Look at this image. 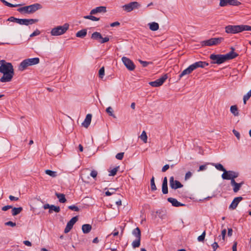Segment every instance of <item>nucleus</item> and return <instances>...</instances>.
Returning <instances> with one entry per match:
<instances>
[{"label":"nucleus","instance_id":"1","mask_svg":"<svg viewBox=\"0 0 251 251\" xmlns=\"http://www.w3.org/2000/svg\"><path fill=\"white\" fill-rule=\"evenodd\" d=\"M234 50V48H231V50L226 54H210L209 58L212 60L211 63L221 64L226 61L235 58L238 54Z\"/></svg>","mask_w":251,"mask_h":251},{"label":"nucleus","instance_id":"2","mask_svg":"<svg viewBox=\"0 0 251 251\" xmlns=\"http://www.w3.org/2000/svg\"><path fill=\"white\" fill-rule=\"evenodd\" d=\"M0 73L3 74L2 76L0 78V82H8L11 81L14 75V70L12 64L8 63L5 65H0Z\"/></svg>","mask_w":251,"mask_h":251},{"label":"nucleus","instance_id":"3","mask_svg":"<svg viewBox=\"0 0 251 251\" xmlns=\"http://www.w3.org/2000/svg\"><path fill=\"white\" fill-rule=\"evenodd\" d=\"M227 33L235 34L243 31H251V26L248 25H229L225 27Z\"/></svg>","mask_w":251,"mask_h":251},{"label":"nucleus","instance_id":"4","mask_svg":"<svg viewBox=\"0 0 251 251\" xmlns=\"http://www.w3.org/2000/svg\"><path fill=\"white\" fill-rule=\"evenodd\" d=\"M69 27V25L68 23H65L62 26H57L53 28L50 31V34L54 36L62 35L67 31Z\"/></svg>","mask_w":251,"mask_h":251},{"label":"nucleus","instance_id":"5","mask_svg":"<svg viewBox=\"0 0 251 251\" xmlns=\"http://www.w3.org/2000/svg\"><path fill=\"white\" fill-rule=\"evenodd\" d=\"M224 40L223 37L212 38L207 40L203 41L201 42L202 46H211L220 44Z\"/></svg>","mask_w":251,"mask_h":251},{"label":"nucleus","instance_id":"6","mask_svg":"<svg viewBox=\"0 0 251 251\" xmlns=\"http://www.w3.org/2000/svg\"><path fill=\"white\" fill-rule=\"evenodd\" d=\"M141 6V4L138 2L132 1L123 5V8L125 11L130 12L134 9L139 8Z\"/></svg>","mask_w":251,"mask_h":251},{"label":"nucleus","instance_id":"7","mask_svg":"<svg viewBox=\"0 0 251 251\" xmlns=\"http://www.w3.org/2000/svg\"><path fill=\"white\" fill-rule=\"evenodd\" d=\"M91 38L98 41L101 44L107 42L109 40V37H105L103 38L101 34L98 32H94L91 35Z\"/></svg>","mask_w":251,"mask_h":251},{"label":"nucleus","instance_id":"8","mask_svg":"<svg viewBox=\"0 0 251 251\" xmlns=\"http://www.w3.org/2000/svg\"><path fill=\"white\" fill-rule=\"evenodd\" d=\"M239 176V173L237 172L233 171H226L225 173L222 175V177L223 179L230 180L231 179L235 178Z\"/></svg>","mask_w":251,"mask_h":251},{"label":"nucleus","instance_id":"9","mask_svg":"<svg viewBox=\"0 0 251 251\" xmlns=\"http://www.w3.org/2000/svg\"><path fill=\"white\" fill-rule=\"evenodd\" d=\"M219 6L221 7H226L228 5L238 6L241 3L237 0H219Z\"/></svg>","mask_w":251,"mask_h":251},{"label":"nucleus","instance_id":"10","mask_svg":"<svg viewBox=\"0 0 251 251\" xmlns=\"http://www.w3.org/2000/svg\"><path fill=\"white\" fill-rule=\"evenodd\" d=\"M122 60L125 66L129 71H131L135 69V66L131 60L124 56L122 58Z\"/></svg>","mask_w":251,"mask_h":251},{"label":"nucleus","instance_id":"11","mask_svg":"<svg viewBox=\"0 0 251 251\" xmlns=\"http://www.w3.org/2000/svg\"><path fill=\"white\" fill-rule=\"evenodd\" d=\"M167 75L165 74L163 75L162 76H161L160 78L156 79V80L150 82L149 83V84L151 86L154 87L160 86L163 84V83L167 79Z\"/></svg>","mask_w":251,"mask_h":251},{"label":"nucleus","instance_id":"12","mask_svg":"<svg viewBox=\"0 0 251 251\" xmlns=\"http://www.w3.org/2000/svg\"><path fill=\"white\" fill-rule=\"evenodd\" d=\"M169 183L170 186L172 189L176 190L183 187V185L179 181L175 180L173 176L170 177Z\"/></svg>","mask_w":251,"mask_h":251},{"label":"nucleus","instance_id":"13","mask_svg":"<svg viewBox=\"0 0 251 251\" xmlns=\"http://www.w3.org/2000/svg\"><path fill=\"white\" fill-rule=\"evenodd\" d=\"M38 22V19H19L18 24L21 25H28Z\"/></svg>","mask_w":251,"mask_h":251},{"label":"nucleus","instance_id":"14","mask_svg":"<svg viewBox=\"0 0 251 251\" xmlns=\"http://www.w3.org/2000/svg\"><path fill=\"white\" fill-rule=\"evenodd\" d=\"M77 217L75 216L72 218L71 220L68 222L67 226L64 229V232L65 233H68L71 230L74 225L77 222Z\"/></svg>","mask_w":251,"mask_h":251},{"label":"nucleus","instance_id":"15","mask_svg":"<svg viewBox=\"0 0 251 251\" xmlns=\"http://www.w3.org/2000/svg\"><path fill=\"white\" fill-rule=\"evenodd\" d=\"M29 8V11L30 14H32L38 10L42 8V6L38 3H36L31 5H28Z\"/></svg>","mask_w":251,"mask_h":251},{"label":"nucleus","instance_id":"16","mask_svg":"<svg viewBox=\"0 0 251 251\" xmlns=\"http://www.w3.org/2000/svg\"><path fill=\"white\" fill-rule=\"evenodd\" d=\"M208 63L204 61H198L196 62L193 64L191 65L194 70L197 69L198 68H203L208 65Z\"/></svg>","mask_w":251,"mask_h":251},{"label":"nucleus","instance_id":"17","mask_svg":"<svg viewBox=\"0 0 251 251\" xmlns=\"http://www.w3.org/2000/svg\"><path fill=\"white\" fill-rule=\"evenodd\" d=\"M106 12V7L105 6H99L96 8L92 9L90 11L91 15H95L98 13H105Z\"/></svg>","mask_w":251,"mask_h":251},{"label":"nucleus","instance_id":"18","mask_svg":"<svg viewBox=\"0 0 251 251\" xmlns=\"http://www.w3.org/2000/svg\"><path fill=\"white\" fill-rule=\"evenodd\" d=\"M242 200L243 198L242 197L235 198L229 205V208L231 209H235L237 207L239 202Z\"/></svg>","mask_w":251,"mask_h":251},{"label":"nucleus","instance_id":"19","mask_svg":"<svg viewBox=\"0 0 251 251\" xmlns=\"http://www.w3.org/2000/svg\"><path fill=\"white\" fill-rule=\"evenodd\" d=\"M92 119V115L91 114H88L84 122L82 123V125L85 128H87L90 125Z\"/></svg>","mask_w":251,"mask_h":251},{"label":"nucleus","instance_id":"20","mask_svg":"<svg viewBox=\"0 0 251 251\" xmlns=\"http://www.w3.org/2000/svg\"><path fill=\"white\" fill-rule=\"evenodd\" d=\"M194 71L192 66L190 65L187 68L183 70L182 73L179 75V79L182 77L183 76L186 75H189Z\"/></svg>","mask_w":251,"mask_h":251},{"label":"nucleus","instance_id":"21","mask_svg":"<svg viewBox=\"0 0 251 251\" xmlns=\"http://www.w3.org/2000/svg\"><path fill=\"white\" fill-rule=\"evenodd\" d=\"M29 66L30 65L29 64V62H28V60H27V59H25L20 64L19 70L21 71H23L26 69L27 67Z\"/></svg>","mask_w":251,"mask_h":251},{"label":"nucleus","instance_id":"22","mask_svg":"<svg viewBox=\"0 0 251 251\" xmlns=\"http://www.w3.org/2000/svg\"><path fill=\"white\" fill-rule=\"evenodd\" d=\"M168 201L170 202H171L173 206H176V207H178L180 206H183L184 205V204L181 203L179 201H178L176 199L172 198H169L167 199Z\"/></svg>","mask_w":251,"mask_h":251},{"label":"nucleus","instance_id":"23","mask_svg":"<svg viewBox=\"0 0 251 251\" xmlns=\"http://www.w3.org/2000/svg\"><path fill=\"white\" fill-rule=\"evenodd\" d=\"M17 11L23 14H30L28 6H25L17 9Z\"/></svg>","mask_w":251,"mask_h":251},{"label":"nucleus","instance_id":"24","mask_svg":"<svg viewBox=\"0 0 251 251\" xmlns=\"http://www.w3.org/2000/svg\"><path fill=\"white\" fill-rule=\"evenodd\" d=\"M92 229V226L89 224H84L82 226V230L84 233H88Z\"/></svg>","mask_w":251,"mask_h":251},{"label":"nucleus","instance_id":"25","mask_svg":"<svg viewBox=\"0 0 251 251\" xmlns=\"http://www.w3.org/2000/svg\"><path fill=\"white\" fill-rule=\"evenodd\" d=\"M27 60H28L30 66L36 65L38 64L40 61L39 58L38 57L28 58L27 59Z\"/></svg>","mask_w":251,"mask_h":251},{"label":"nucleus","instance_id":"26","mask_svg":"<svg viewBox=\"0 0 251 251\" xmlns=\"http://www.w3.org/2000/svg\"><path fill=\"white\" fill-rule=\"evenodd\" d=\"M230 111L234 116H238L239 115L237 106L236 105L231 106Z\"/></svg>","mask_w":251,"mask_h":251},{"label":"nucleus","instance_id":"27","mask_svg":"<svg viewBox=\"0 0 251 251\" xmlns=\"http://www.w3.org/2000/svg\"><path fill=\"white\" fill-rule=\"evenodd\" d=\"M150 29L152 31H156L159 28V25L155 22H152L149 24Z\"/></svg>","mask_w":251,"mask_h":251},{"label":"nucleus","instance_id":"28","mask_svg":"<svg viewBox=\"0 0 251 251\" xmlns=\"http://www.w3.org/2000/svg\"><path fill=\"white\" fill-rule=\"evenodd\" d=\"M132 234L135 236L136 239H141V231L139 227H136L132 231Z\"/></svg>","mask_w":251,"mask_h":251},{"label":"nucleus","instance_id":"29","mask_svg":"<svg viewBox=\"0 0 251 251\" xmlns=\"http://www.w3.org/2000/svg\"><path fill=\"white\" fill-rule=\"evenodd\" d=\"M212 166H214L216 169H217L219 171H223L224 173L225 172L226 170L225 169V168L223 167V166L220 164V163H211V164Z\"/></svg>","mask_w":251,"mask_h":251},{"label":"nucleus","instance_id":"30","mask_svg":"<svg viewBox=\"0 0 251 251\" xmlns=\"http://www.w3.org/2000/svg\"><path fill=\"white\" fill-rule=\"evenodd\" d=\"M23 210V208L22 207H14L12 208V215L13 216H16L19 214H20L22 211Z\"/></svg>","mask_w":251,"mask_h":251},{"label":"nucleus","instance_id":"31","mask_svg":"<svg viewBox=\"0 0 251 251\" xmlns=\"http://www.w3.org/2000/svg\"><path fill=\"white\" fill-rule=\"evenodd\" d=\"M55 196L58 198L59 202L64 203L66 201L65 195L63 194L55 193Z\"/></svg>","mask_w":251,"mask_h":251},{"label":"nucleus","instance_id":"32","mask_svg":"<svg viewBox=\"0 0 251 251\" xmlns=\"http://www.w3.org/2000/svg\"><path fill=\"white\" fill-rule=\"evenodd\" d=\"M87 34V30L85 29H82L81 30L78 31L76 33V36L77 37L79 38H83Z\"/></svg>","mask_w":251,"mask_h":251},{"label":"nucleus","instance_id":"33","mask_svg":"<svg viewBox=\"0 0 251 251\" xmlns=\"http://www.w3.org/2000/svg\"><path fill=\"white\" fill-rule=\"evenodd\" d=\"M4 5L10 7H16L22 5L21 4H13L6 1L5 0H0Z\"/></svg>","mask_w":251,"mask_h":251},{"label":"nucleus","instance_id":"34","mask_svg":"<svg viewBox=\"0 0 251 251\" xmlns=\"http://www.w3.org/2000/svg\"><path fill=\"white\" fill-rule=\"evenodd\" d=\"M45 173L47 175H49V176H51L52 177H56L57 176V173H56V172L52 171L50 170H46L45 171Z\"/></svg>","mask_w":251,"mask_h":251},{"label":"nucleus","instance_id":"35","mask_svg":"<svg viewBox=\"0 0 251 251\" xmlns=\"http://www.w3.org/2000/svg\"><path fill=\"white\" fill-rule=\"evenodd\" d=\"M52 210H53L54 211H55L56 213H58V212H60V208L59 206H56L54 205H51V208H50V209H49V212L50 213H51Z\"/></svg>","mask_w":251,"mask_h":251},{"label":"nucleus","instance_id":"36","mask_svg":"<svg viewBox=\"0 0 251 251\" xmlns=\"http://www.w3.org/2000/svg\"><path fill=\"white\" fill-rule=\"evenodd\" d=\"M141 239H136L132 243V246L133 248H138L140 245Z\"/></svg>","mask_w":251,"mask_h":251},{"label":"nucleus","instance_id":"37","mask_svg":"<svg viewBox=\"0 0 251 251\" xmlns=\"http://www.w3.org/2000/svg\"><path fill=\"white\" fill-rule=\"evenodd\" d=\"M119 169V166H117V167L113 168L111 170L109 171V176H115L116 175L117 172H118Z\"/></svg>","mask_w":251,"mask_h":251},{"label":"nucleus","instance_id":"38","mask_svg":"<svg viewBox=\"0 0 251 251\" xmlns=\"http://www.w3.org/2000/svg\"><path fill=\"white\" fill-rule=\"evenodd\" d=\"M84 18L85 19L91 20L93 21H98L100 20V18H97L96 17H95V16H93L92 15L85 16L84 17Z\"/></svg>","mask_w":251,"mask_h":251},{"label":"nucleus","instance_id":"39","mask_svg":"<svg viewBox=\"0 0 251 251\" xmlns=\"http://www.w3.org/2000/svg\"><path fill=\"white\" fill-rule=\"evenodd\" d=\"M151 186L152 191H155L157 188L155 184L154 177L152 176L151 179Z\"/></svg>","mask_w":251,"mask_h":251},{"label":"nucleus","instance_id":"40","mask_svg":"<svg viewBox=\"0 0 251 251\" xmlns=\"http://www.w3.org/2000/svg\"><path fill=\"white\" fill-rule=\"evenodd\" d=\"M106 111L109 114V116H112L114 118H116L115 115L113 114V110L111 107L109 106L107 107L106 109Z\"/></svg>","mask_w":251,"mask_h":251},{"label":"nucleus","instance_id":"41","mask_svg":"<svg viewBox=\"0 0 251 251\" xmlns=\"http://www.w3.org/2000/svg\"><path fill=\"white\" fill-rule=\"evenodd\" d=\"M140 138L141 140H142L145 143H146L147 142V139L148 137L147 135V134L145 131H143L140 135Z\"/></svg>","mask_w":251,"mask_h":251},{"label":"nucleus","instance_id":"42","mask_svg":"<svg viewBox=\"0 0 251 251\" xmlns=\"http://www.w3.org/2000/svg\"><path fill=\"white\" fill-rule=\"evenodd\" d=\"M251 97V90H250L244 96L243 98V100L244 104L246 103L247 100H248L250 97Z\"/></svg>","mask_w":251,"mask_h":251},{"label":"nucleus","instance_id":"43","mask_svg":"<svg viewBox=\"0 0 251 251\" xmlns=\"http://www.w3.org/2000/svg\"><path fill=\"white\" fill-rule=\"evenodd\" d=\"M104 75V67H101L99 72V76L100 78H102Z\"/></svg>","mask_w":251,"mask_h":251},{"label":"nucleus","instance_id":"44","mask_svg":"<svg viewBox=\"0 0 251 251\" xmlns=\"http://www.w3.org/2000/svg\"><path fill=\"white\" fill-rule=\"evenodd\" d=\"M162 191L163 194H167L168 193V185L162 184Z\"/></svg>","mask_w":251,"mask_h":251},{"label":"nucleus","instance_id":"45","mask_svg":"<svg viewBox=\"0 0 251 251\" xmlns=\"http://www.w3.org/2000/svg\"><path fill=\"white\" fill-rule=\"evenodd\" d=\"M205 231H204L198 237V240L199 242H203L204 240L205 236Z\"/></svg>","mask_w":251,"mask_h":251},{"label":"nucleus","instance_id":"46","mask_svg":"<svg viewBox=\"0 0 251 251\" xmlns=\"http://www.w3.org/2000/svg\"><path fill=\"white\" fill-rule=\"evenodd\" d=\"M192 176V173L190 171L187 172L185 176L184 179L185 181L188 180L189 179H190Z\"/></svg>","mask_w":251,"mask_h":251},{"label":"nucleus","instance_id":"47","mask_svg":"<svg viewBox=\"0 0 251 251\" xmlns=\"http://www.w3.org/2000/svg\"><path fill=\"white\" fill-rule=\"evenodd\" d=\"M139 62L142 65L143 67H146L149 64L152 63V62H147V61H142L141 60H139Z\"/></svg>","mask_w":251,"mask_h":251},{"label":"nucleus","instance_id":"48","mask_svg":"<svg viewBox=\"0 0 251 251\" xmlns=\"http://www.w3.org/2000/svg\"><path fill=\"white\" fill-rule=\"evenodd\" d=\"M8 21L15 22L18 24L19 19L15 18L14 17H10L7 19Z\"/></svg>","mask_w":251,"mask_h":251},{"label":"nucleus","instance_id":"49","mask_svg":"<svg viewBox=\"0 0 251 251\" xmlns=\"http://www.w3.org/2000/svg\"><path fill=\"white\" fill-rule=\"evenodd\" d=\"M124 152H120L117 154L116 158L118 160H122L123 158Z\"/></svg>","mask_w":251,"mask_h":251},{"label":"nucleus","instance_id":"50","mask_svg":"<svg viewBox=\"0 0 251 251\" xmlns=\"http://www.w3.org/2000/svg\"><path fill=\"white\" fill-rule=\"evenodd\" d=\"M240 188L241 187L240 186V184H238V183H237L236 184L233 186V190L234 192H237L239 190Z\"/></svg>","mask_w":251,"mask_h":251},{"label":"nucleus","instance_id":"51","mask_svg":"<svg viewBox=\"0 0 251 251\" xmlns=\"http://www.w3.org/2000/svg\"><path fill=\"white\" fill-rule=\"evenodd\" d=\"M68 208L72 210H74L75 211H79V208L75 205L69 206Z\"/></svg>","mask_w":251,"mask_h":251},{"label":"nucleus","instance_id":"52","mask_svg":"<svg viewBox=\"0 0 251 251\" xmlns=\"http://www.w3.org/2000/svg\"><path fill=\"white\" fill-rule=\"evenodd\" d=\"M40 34V31L38 29L35 30L30 35V37L37 36Z\"/></svg>","mask_w":251,"mask_h":251},{"label":"nucleus","instance_id":"53","mask_svg":"<svg viewBox=\"0 0 251 251\" xmlns=\"http://www.w3.org/2000/svg\"><path fill=\"white\" fill-rule=\"evenodd\" d=\"M6 226H11L12 227L15 226H16V223H14L12 221H8L5 223Z\"/></svg>","mask_w":251,"mask_h":251},{"label":"nucleus","instance_id":"54","mask_svg":"<svg viewBox=\"0 0 251 251\" xmlns=\"http://www.w3.org/2000/svg\"><path fill=\"white\" fill-rule=\"evenodd\" d=\"M226 229H224L223 230H222V233H221V236H222V240H223V241H225V236H226Z\"/></svg>","mask_w":251,"mask_h":251},{"label":"nucleus","instance_id":"55","mask_svg":"<svg viewBox=\"0 0 251 251\" xmlns=\"http://www.w3.org/2000/svg\"><path fill=\"white\" fill-rule=\"evenodd\" d=\"M98 172L96 170H93L90 173V176L93 178H96L97 176Z\"/></svg>","mask_w":251,"mask_h":251},{"label":"nucleus","instance_id":"56","mask_svg":"<svg viewBox=\"0 0 251 251\" xmlns=\"http://www.w3.org/2000/svg\"><path fill=\"white\" fill-rule=\"evenodd\" d=\"M212 247L214 250V251H216V250H217V249L218 248H219V245L217 243V242H214L212 244Z\"/></svg>","mask_w":251,"mask_h":251},{"label":"nucleus","instance_id":"57","mask_svg":"<svg viewBox=\"0 0 251 251\" xmlns=\"http://www.w3.org/2000/svg\"><path fill=\"white\" fill-rule=\"evenodd\" d=\"M232 132H233V134H234V135L237 137V138L238 140H239L240 138V134L239 132H238L237 131H236L235 129H233L232 130Z\"/></svg>","mask_w":251,"mask_h":251},{"label":"nucleus","instance_id":"58","mask_svg":"<svg viewBox=\"0 0 251 251\" xmlns=\"http://www.w3.org/2000/svg\"><path fill=\"white\" fill-rule=\"evenodd\" d=\"M206 165H201L199 167V169L198 170V172L202 171L206 169Z\"/></svg>","mask_w":251,"mask_h":251},{"label":"nucleus","instance_id":"59","mask_svg":"<svg viewBox=\"0 0 251 251\" xmlns=\"http://www.w3.org/2000/svg\"><path fill=\"white\" fill-rule=\"evenodd\" d=\"M10 208H12V206L8 205L2 207V210L5 211Z\"/></svg>","mask_w":251,"mask_h":251},{"label":"nucleus","instance_id":"60","mask_svg":"<svg viewBox=\"0 0 251 251\" xmlns=\"http://www.w3.org/2000/svg\"><path fill=\"white\" fill-rule=\"evenodd\" d=\"M170 166L168 164H166L165 166L163 167L162 168V172H165L167 170L169 169Z\"/></svg>","mask_w":251,"mask_h":251},{"label":"nucleus","instance_id":"61","mask_svg":"<svg viewBox=\"0 0 251 251\" xmlns=\"http://www.w3.org/2000/svg\"><path fill=\"white\" fill-rule=\"evenodd\" d=\"M9 198L12 201H17L19 200V198L18 197H15L12 195L9 196Z\"/></svg>","mask_w":251,"mask_h":251},{"label":"nucleus","instance_id":"62","mask_svg":"<svg viewBox=\"0 0 251 251\" xmlns=\"http://www.w3.org/2000/svg\"><path fill=\"white\" fill-rule=\"evenodd\" d=\"M120 25V24L119 22H115L111 23L110 24V26L114 27V26H119Z\"/></svg>","mask_w":251,"mask_h":251},{"label":"nucleus","instance_id":"63","mask_svg":"<svg viewBox=\"0 0 251 251\" xmlns=\"http://www.w3.org/2000/svg\"><path fill=\"white\" fill-rule=\"evenodd\" d=\"M24 244L27 246H29V247H30L31 246V243L30 241H27V240H25V241H24Z\"/></svg>","mask_w":251,"mask_h":251},{"label":"nucleus","instance_id":"64","mask_svg":"<svg viewBox=\"0 0 251 251\" xmlns=\"http://www.w3.org/2000/svg\"><path fill=\"white\" fill-rule=\"evenodd\" d=\"M232 251H237V243L235 242L232 246Z\"/></svg>","mask_w":251,"mask_h":251}]
</instances>
